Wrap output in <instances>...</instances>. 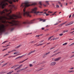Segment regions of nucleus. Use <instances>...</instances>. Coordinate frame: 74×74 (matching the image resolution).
I'll list each match as a JSON object with an SVG mask.
<instances>
[{"label":"nucleus","instance_id":"nucleus-1","mask_svg":"<svg viewBox=\"0 0 74 74\" xmlns=\"http://www.w3.org/2000/svg\"><path fill=\"white\" fill-rule=\"evenodd\" d=\"M29 6H30V5L29 4V2H26L24 3H23L21 6V7H22V8L25 7L23 10V15L24 16H27L31 17V16L30 15V12L31 13H34V14H35L36 15H37L38 13H42L43 12H37L36 11L37 10V8H35L34 9H32L31 12L29 11L25 12L26 8V7H29Z\"/></svg>","mask_w":74,"mask_h":74},{"label":"nucleus","instance_id":"nucleus-2","mask_svg":"<svg viewBox=\"0 0 74 74\" xmlns=\"http://www.w3.org/2000/svg\"><path fill=\"white\" fill-rule=\"evenodd\" d=\"M7 22H8V23L11 24L10 25H7V26H8V27L9 30H10L11 31H12V30L14 29V26H20L19 22L18 21L12 20L11 22L9 21L7 22L5 20V21H2V23H7Z\"/></svg>","mask_w":74,"mask_h":74},{"label":"nucleus","instance_id":"nucleus-3","mask_svg":"<svg viewBox=\"0 0 74 74\" xmlns=\"http://www.w3.org/2000/svg\"><path fill=\"white\" fill-rule=\"evenodd\" d=\"M10 13H7L6 16L9 17V18H8L5 16H2L0 17V21L3 20H11V19H15L17 18H21V14L20 13H18V14H17L16 15L15 14H13L12 16L10 15Z\"/></svg>","mask_w":74,"mask_h":74},{"label":"nucleus","instance_id":"nucleus-4","mask_svg":"<svg viewBox=\"0 0 74 74\" xmlns=\"http://www.w3.org/2000/svg\"><path fill=\"white\" fill-rule=\"evenodd\" d=\"M9 7H12V8H11L10 9L8 10L7 9H5L4 10H3V11L2 12H0V14H1V15H3V13L4 14H5V12H10L9 13H10L11 14V12H12V7H14V5H12V6L11 5H10Z\"/></svg>","mask_w":74,"mask_h":74},{"label":"nucleus","instance_id":"nucleus-5","mask_svg":"<svg viewBox=\"0 0 74 74\" xmlns=\"http://www.w3.org/2000/svg\"><path fill=\"white\" fill-rule=\"evenodd\" d=\"M5 1H5H5H4L1 2V3L0 4V5H1V7L2 8V9H3V8H4V7H5V6H6V5H8V3H5Z\"/></svg>","mask_w":74,"mask_h":74},{"label":"nucleus","instance_id":"nucleus-6","mask_svg":"<svg viewBox=\"0 0 74 74\" xmlns=\"http://www.w3.org/2000/svg\"><path fill=\"white\" fill-rule=\"evenodd\" d=\"M35 21V19H34L30 21H29L27 20L25 22H24L23 23V24H24V25H26V24H28V25H30V24H32V23H33L34 21Z\"/></svg>","mask_w":74,"mask_h":74},{"label":"nucleus","instance_id":"nucleus-7","mask_svg":"<svg viewBox=\"0 0 74 74\" xmlns=\"http://www.w3.org/2000/svg\"><path fill=\"white\" fill-rule=\"evenodd\" d=\"M5 29V25L4 24H2V26L0 27V33L4 32Z\"/></svg>","mask_w":74,"mask_h":74},{"label":"nucleus","instance_id":"nucleus-8","mask_svg":"<svg viewBox=\"0 0 74 74\" xmlns=\"http://www.w3.org/2000/svg\"><path fill=\"white\" fill-rule=\"evenodd\" d=\"M56 64V62H53L50 64V65L51 66H55Z\"/></svg>","mask_w":74,"mask_h":74},{"label":"nucleus","instance_id":"nucleus-9","mask_svg":"<svg viewBox=\"0 0 74 74\" xmlns=\"http://www.w3.org/2000/svg\"><path fill=\"white\" fill-rule=\"evenodd\" d=\"M62 58L61 57H58V58L55 59L54 60L55 62H56V61H59L60 59Z\"/></svg>","mask_w":74,"mask_h":74},{"label":"nucleus","instance_id":"nucleus-10","mask_svg":"<svg viewBox=\"0 0 74 74\" xmlns=\"http://www.w3.org/2000/svg\"><path fill=\"white\" fill-rule=\"evenodd\" d=\"M5 1H7V2H8L10 4H12V1H9V0H5Z\"/></svg>","mask_w":74,"mask_h":74},{"label":"nucleus","instance_id":"nucleus-11","mask_svg":"<svg viewBox=\"0 0 74 74\" xmlns=\"http://www.w3.org/2000/svg\"><path fill=\"white\" fill-rule=\"evenodd\" d=\"M60 52H59L58 53H57L56 54H53V55L52 56H51V58L52 57H53V56H56V55H58V54H59V53H60Z\"/></svg>","mask_w":74,"mask_h":74},{"label":"nucleus","instance_id":"nucleus-12","mask_svg":"<svg viewBox=\"0 0 74 74\" xmlns=\"http://www.w3.org/2000/svg\"><path fill=\"white\" fill-rule=\"evenodd\" d=\"M35 51H36V50H34V51H30L29 53H28L27 54V55H30L31 53L34 52H35Z\"/></svg>","mask_w":74,"mask_h":74},{"label":"nucleus","instance_id":"nucleus-13","mask_svg":"<svg viewBox=\"0 0 74 74\" xmlns=\"http://www.w3.org/2000/svg\"><path fill=\"white\" fill-rule=\"evenodd\" d=\"M20 52L19 51L16 52L14 53L13 55H17V54H18V53H19Z\"/></svg>","mask_w":74,"mask_h":74},{"label":"nucleus","instance_id":"nucleus-14","mask_svg":"<svg viewBox=\"0 0 74 74\" xmlns=\"http://www.w3.org/2000/svg\"><path fill=\"white\" fill-rule=\"evenodd\" d=\"M24 56V55L22 56H20L19 57H18L16 58V59H15V60H16V59H19V58H22L23 56Z\"/></svg>","mask_w":74,"mask_h":74},{"label":"nucleus","instance_id":"nucleus-15","mask_svg":"<svg viewBox=\"0 0 74 74\" xmlns=\"http://www.w3.org/2000/svg\"><path fill=\"white\" fill-rule=\"evenodd\" d=\"M44 43H43L42 44H40L39 45H36V47H38L39 46H41V45H44Z\"/></svg>","mask_w":74,"mask_h":74},{"label":"nucleus","instance_id":"nucleus-16","mask_svg":"<svg viewBox=\"0 0 74 74\" xmlns=\"http://www.w3.org/2000/svg\"><path fill=\"white\" fill-rule=\"evenodd\" d=\"M22 54L21 53H19L18 54L16 55L15 56H12V58H15V57H16V56H18V55H21Z\"/></svg>","mask_w":74,"mask_h":74},{"label":"nucleus","instance_id":"nucleus-17","mask_svg":"<svg viewBox=\"0 0 74 74\" xmlns=\"http://www.w3.org/2000/svg\"><path fill=\"white\" fill-rule=\"evenodd\" d=\"M27 59H28V58H27L22 61H21V62H19V63H23V62H25V61H26V60H27Z\"/></svg>","mask_w":74,"mask_h":74},{"label":"nucleus","instance_id":"nucleus-18","mask_svg":"<svg viewBox=\"0 0 74 74\" xmlns=\"http://www.w3.org/2000/svg\"><path fill=\"white\" fill-rule=\"evenodd\" d=\"M27 68H28V67H27L25 68H23V69H21V70H22H22H26V69H27Z\"/></svg>","mask_w":74,"mask_h":74},{"label":"nucleus","instance_id":"nucleus-19","mask_svg":"<svg viewBox=\"0 0 74 74\" xmlns=\"http://www.w3.org/2000/svg\"><path fill=\"white\" fill-rule=\"evenodd\" d=\"M74 23V22L73 21H72L71 22H70V23H69V25H72V24H73V23Z\"/></svg>","mask_w":74,"mask_h":74},{"label":"nucleus","instance_id":"nucleus-20","mask_svg":"<svg viewBox=\"0 0 74 74\" xmlns=\"http://www.w3.org/2000/svg\"><path fill=\"white\" fill-rule=\"evenodd\" d=\"M66 23V22H65V23H62L60 25V26H62L63 25H64V24H65Z\"/></svg>","mask_w":74,"mask_h":74},{"label":"nucleus","instance_id":"nucleus-21","mask_svg":"<svg viewBox=\"0 0 74 74\" xmlns=\"http://www.w3.org/2000/svg\"><path fill=\"white\" fill-rule=\"evenodd\" d=\"M40 21H42L43 22H45V20H43V19H40Z\"/></svg>","mask_w":74,"mask_h":74},{"label":"nucleus","instance_id":"nucleus-22","mask_svg":"<svg viewBox=\"0 0 74 74\" xmlns=\"http://www.w3.org/2000/svg\"><path fill=\"white\" fill-rule=\"evenodd\" d=\"M21 46V45H20L17 46V47H15V48H16V49L18 48H19V47H20Z\"/></svg>","mask_w":74,"mask_h":74},{"label":"nucleus","instance_id":"nucleus-23","mask_svg":"<svg viewBox=\"0 0 74 74\" xmlns=\"http://www.w3.org/2000/svg\"><path fill=\"white\" fill-rule=\"evenodd\" d=\"M7 64V63H5V64H3L2 66V67H4V66H6Z\"/></svg>","mask_w":74,"mask_h":74},{"label":"nucleus","instance_id":"nucleus-24","mask_svg":"<svg viewBox=\"0 0 74 74\" xmlns=\"http://www.w3.org/2000/svg\"><path fill=\"white\" fill-rule=\"evenodd\" d=\"M53 37V36H52L49 37L48 39V40H49L51 39V38H52V37Z\"/></svg>","mask_w":74,"mask_h":74},{"label":"nucleus","instance_id":"nucleus-25","mask_svg":"<svg viewBox=\"0 0 74 74\" xmlns=\"http://www.w3.org/2000/svg\"><path fill=\"white\" fill-rule=\"evenodd\" d=\"M49 1H46V3L48 5H49Z\"/></svg>","mask_w":74,"mask_h":74},{"label":"nucleus","instance_id":"nucleus-26","mask_svg":"<svg viewBox=\"0 0 74 74\" xmlns=\"http://www.w3.org/2000/svg\"><path fill=\"white\" fill-rule=\"evenodd\" d=\"M22 66H23V65L22 64H21L18 67H19V69H20L21 67H22Z\"/></svg>","mask_w":74,"mask_h":74},{"label":"nucleus","instance_id":"nucleus-27","mask_svg":"<svg viewBox=\"0 0 74 74\" xmlns=\"http://www.w3.org/2000/svg\"><path fill=\"white\" fill-rule=\"evenodd\" d=\"M19 67H18L15 69L14 70H19Z\"/></svg>","mask_w":74,"mask_h":74},{"label":"nucleus","instance_id":"nucleus-28","mask_svg":"<svg viewBox=\"0 0 74 74\" xmlns=\"http://www.w3.org/2000/svg\"><path fill=\"white\" fill-rule=\"evenodd\" d=\"M55 48V47H52L50 49V50H51V49H53Z\"/></svg>","mask_w":74,"mask_h":74},{"label":"nucleus","instance_id":"nucleus-29","mask_svg":"<svg viewBox=\"0 0 74 74\" xmlns=\"http://www.w3.org/2000/svg\"><path fill=\"white\" fill-rule=\"evenodd\" d=\"M36 4H37V3H34L32 4V5H36Z\"/></svg>","mask_w":74,"mask_h":74},{"label":"nucleus","instance_id":"nucleus-30","mask_svg":"<svg viewBox=\"0 0 74 74\" xmlns=\"http://www.w3.org/2000/svg\"><path fill=\"white\" fill-rule=\"evenodd\" d=\"M18 66L19 64L16 65H14V67H15V68H16V67H18Z\"/></svg>","mask_w":74,"mask_h":74},{"label":"nucleus","instance_id":"nucleus-31","mask_svg":"<svg viewBox=\"0 0 74 74\" xmlns=\"http://www.w3.org/2000/svg\"><path fill=\"white\" fill-rule=\"evenodd\" d=\"M65 32H68V30H64L63 31V33H65Z\"/></svg>","mask_w":74,"mask_h":74},{"label":"nucleus","instance_id":"nucleus-32","mask_svg":"<svg viewBox=\"0 0 74 74\" xmlns=\"http://www.w3.org/2000/svg\"><path fill=\"white\" fill-rule=\"evenodd\" d=\"M67 43L66 42L64 43L63 44V45H67Z\"/></svg>","mask_w":74,"mask_h":74},{"label":"nucleus","instance_id":"nucleus-33","mask_svg":"<svg viewBox=\"0 0 74 74\" xmlns=\"http://www.w3.org/2000/svg\"><path fill=\"white\" fill-rule=\"evenodd\" d=\"M12 52H14V51H16V50L15 49H13L12 51H11Z\"/></svg>","mask_w":74,"mask_h":74},{"label":"nucleus","instance_id":"nucleus-34","mask_svg":"<svg viewBox=\"0 0 74 74\" xmlns=\"http://www.w3.org/2000/svg\"><path fill=\"white\" fill-rule=\"evenodd\" d=\"M18 0H16V1H15V0H13V1L14 2H16V1H17V2H18Z\"/></svg>","mask_w":74,"mask_h":74},{"label":"nucleus","instance_id":"nucleus-35","mask_svg":"<svg viewBox=\"0 0 74 74\" xmlns=\"http://www.w3.org/2000/svg\"><path fill=\"white\" fill-rule=\"evenodd\" d=\"M39 4H40V5H42V4H41V2H39Z\"/></svg>","mask_w":74,"mask_h":74},{"label":"nucleus","instance_id":"nucleus-36","mask_svg":"<svg viewBox=\"0 0 74 74\" xmlns=\"http://www.w3.org/2000/svg\"><path fill=\"white\" fill-rule=\"evenodd\" d=\"M73 71L74 72V71L72 70L71 71H69L68 72L69 73H71V72H73Z\"/></svg>","mask_w":74,"mask_h":74},{"label":"nucleus","instance_id":"nucleus-37","mask_svg":"<svg viewBox=\"0 0 74 74\" xmlns=\"http://www.w3.org/2000/svg\"><path fill=\"white\" fill-rule=\"evenodd\" d=\"M49 53H50V52H48V53H46L45 54V55L47 56V55L49 54Z\"/></svg>","mask_w":74,"mask_h":74},{"label":"nucleus","instance_id":"nucleus-38","mask_svg":"<svg viewBox=\"0 0 74 74\" xmlns=\"http://www.w3.org/2000/svg\"><path fill=\"white\" fill-rule=\"evenodd\" d=\"M56 8H59V6L58 5H56Z\"/></svg>","mask_w":74,"mask_h":74},{"label":"nucleus","instance_id":"nucleus-39","mask_svg":"<svg viewBox=\"0 0 74 74\" xmlns=\"http://www.w3.org/2000/svg\"><path fill=\"white\" fill-rule=\"evenodd\" d=\"M33 42H34V41H32L30 42V43L31 44H32V43H33Z\"/></svg>","mask_w":74,"mask_h":74},{"label":"nucleus","instance_id":"nucleus-40","mask_svg":"<svg viewBox=\"0 0 74 74\" xmlns=\"http://www.w3.org/2000/svg\"><path fill=\"white\" fill-rule=\"evenodd\" d=\"M63 34H59V36H63Z\"/></svg>","mask_w":74,"mask_h":74},{"label":"nucleus","instance_id":"nucleus-41","mask_svg":"<svg viewBox=\"0 0 74 74\" xmlns=\"http://www.w3.org/2000/svg\"><path fill=\"white\" fill-rule=\"evenodd\" d=\"M15 66H12V67H11V69H15Z\"/></svg>","mask_w":74,"mask_h":74},{"label":"nucleus","instance_id":"nucleus-42","mask_svg":"<svg viewBox=\"0 0 74 74\" xmlns=\"http://www.w3.org/2000/svg\"><path fill=\"white\" fill-rule=\"evenodd\" d=\"M1 73L2 74H5V73H6V72H2Z\"/></svg>","mask_w":74,"mask_h":74},{"label":"nucleus","instance_id":"nucleus-43","mask_svg":"<svg viewBox=\"0 0 74 74\" xmlns=\"http://www.w3.org/2000/svg\"><path fill=\"white\" fill-rule=\"evenodd\" d=\"M40 37V35H36V37Z\"/></svg>","mask_w":74,"mask_h":74},{"label":"nucleus","instance_id":"nucleus-44","mask_svg":"<svg viewBox=\"0 0 74 74\" xmlns=\"http://www.w3.org/2000/svg\"><path fill=\"white\" fill-rule=\"evenodd\" d=\"M74 69V67H72L69 69L70 70H73Z\"/></svg>","mask_w":74,"mask_h":74},{"label":"nucleus","instance_id":"nucleus-45","mask_svg":"<svg viewBox=\"0 0 74 74\" xmlns=\"http://www.w3.org/2000/svg\"><path fill=\"white\" fill-rule=\"evenodd\" d=\"M42 69H39V70H38V71H40V70H42Z\"/></svg>","mask_w":74,"mask_h":74},{"label":"nucleus","instance_id":"nucleus-46","mask_svg":"<svg viewBox=\"0 0 74 74\" xmlns=\"http://www.w3.org/2000/svg\"><path fill=\"white\" fill-rule=\"evenodd\" d=\"M74 55H73V56H71L70 57V58H73V57H74Z\"/></svg>","mask_w":74,"mask_h":74},{"label":"nucleus","instance_id":"nucleus-47","mask_svg":"<svg viewBox=\"0 0 74 74\" xmlns=\"http://www.w3.org/2000/svg\"><path fill=\"white\" fill-rule=\"evenodd\" d=\"M29 66L30 67H32V66H33V65H32V64H30Z\"/></svg>","mask_w":74,"mask_h":74},{"label":"nucleus","instance_id":"nucleus-48","mask_svg":"<svg viewBox=\"0 0 74 74\" xmlns=\"http://www.w3.org/2000/svg\"><path fill=\"white\" fill-rule=\"evenodd\" d=\"M9 55V54H7L6 55H5V56H4V57L5 56H6L7 55Z\"/></svg>","mask_w":74,"mask_h":74},{"label":"nucleus","instance_id":"nucleus-49","mask_svg":"<svg viewBox=\"0 0 74 74\" xmlns=\"http://www.w3.org/2000/svg\"><path fill=\"white\" fill-rule=\"evenodd\" d=\"M46 56L45 54L43 56V58H45V57H46Z\"/></svg>","mask_w":74,"mask_h":74},{"label":"nucleus","instance_id":"nucleus-50","mask_svg":"<svg viewBox=\"0 0 74 74\" xmlns=\"http://www.w3.org/2000/svg\"><path fill=\"white\" fill-rule=\"evenodd\" d=\"M11 52H12V51H8V53H11Z\"/></svg>","mask_w":74,"mask_h":74},{"label":"nucleus","instance_id":"nucleus-51","mask_svg":"<svg viewBox=\"0 0 74 74\" xmlns=\"http://www.w3.org/2000/svg\"><path fill=\"white\" fill-rule=\"evenodd\" d=\"M65 26H69V24L68 23L67 24H66Z\"/></svg>","mask_w":74,"mask_h":74},{"label":"nucleus","instance_id":"nucleus-52","mask_svg":"<svg viewBox=\"0 0 74 74\" xmlns=\"http://www.w3.org/2000/svg\"><path fill=\"white\" fill-rule=\"evenodd\" d=\"M7 41H5V42H3V43H2V44H4V43H5V42H7Z\"/></svg>","mask_w":74,"mask_h":74},{"label":"nucleus","instance_id":"nucleus-53","mask_svg":"<svg viewBox=\"0 0 74 74\" xmlns=\"http://www.w3.org/2000/svg\"><path fill=\"white\" fill-rule=\"evenodd\" d=\"M57 40V39H55L54 38H53V39H51V40Z\"/></svg>","mask_w":74,"mask_h":74},{"label":"nucleus","instance_id":"nucleus-54","mask_svg":"<svg viewBox=\"0 0 74 74\" xmlns=\"http://www.w3.org/2000/svg\"><path fill=\"white\" fill-rule=\"evenodd\" d=\"M4 62H5L4 61H3L1 62L0 63H4Z\"/></svg>","mask_w":74,"mask_h":74},{"label":"nucleus","instance_id":"nucleus-55","mask_svg":"<svg viewBox=\"0 0 74 74\" xmlns=\"http://www.w3.org/2000/svg\"><path fill=\"white\" fill-rule=\"evenodd\" d=\"M58 51V50H56L55 51H54L53 52L54 53H55L56 52H57Z\"/></svg>","mask_w":74,"mask_h":74},{"label":"nucleus","instance_id":"nucleus-56","mask_svg":"<svg viewBox=\"0 0 74 74\" xmlns=\"http://www.w3.org/2000/svg\"><path fill=\"white\" fill-rule=\"evenodd\" d=\"M5 50H7V49L6 48H5L2 51H5Z\"/></svg>","mask_w":74,"mask_h":74},{"label":"nucleus","instance_id":"nucleus-57","mask_svg":"<svg viewBox=\"0 0 74 74\" xmlns=\"http://www.w3.org/2000/svg\"><path fill=\"white\" fill-rule=\"evenodd\" d=\"M46 16H48V15H49V14H46Z\"/></svg>","mask_w":74,"mask_h":74},{"label":"nucleus","instance_id":"nucleus-58","mask_svg":"<svg viewBox=\"0 0 74 74\" xmlns=\"http://www.w3.org/2000/svg\"><path fill=\"white\" fill-rule=\"evenodd\" d=\"M71 15H70L69 16V18H71Z\"/></svg>","mask_w":74,"mask_h":74},{"label":"nucleus","instance_id":"nucleus-59","mask_svg":"<svg viewBox=\"0 0 74 74\" xmlns=\"http://www.w3.org/2000/svg\"><path fill=\"white\" fill-rule=\"evenodd\" d=\"M43 5L44 6V7H46L47 6V5H45V4H43Z\"/></svg>","mask_w":74,"mask_h":74},{"label":"nucleus","instance_id":"nucleus-60","mask_svg":"<svg viewBox=\"0 0 74 74\" xmlns=\"http://www.w3.org/2000/svg\"><path fill=\"white\" fill-rule=\"evenodd\" d=\"M42 35H43V34H41L39 36H42Z\"/></svg>","mask_w":74,"mask_h":74},{"label":"nucleus","instance_id":"nucleus-61","mask_svg":"<svg viewBox=\"0 0 74 74\" xmlns=\"http://www.w3.org/2000/svg\"><path fill=\"white\" fill-rule=\"evenodd\" d=\"M9 58H12V56H11L9 57Z\"/></svg>","mask_w":74,"mask_h":74},{"label":"nucleus","instance_id":"nucleus-62","mask_svg":"<svg viewBox=\"0 0 74 74\" xmlns=\"http://www.w3.org/2000/svg\"><path fill=\"white\" fill-rule=\"evenodd\" d=\"M20 71H20V70H18V71H17V72H20Z\"/></svg>","mask_w":74,"mask_h":74},{"label":"nucleus","instance_id":"nucleus-63","mask_svg":"<svg viewBox=\"0 0 74 74\" xmlns=\"http://www.w3.org/2000/svg\"><path fill=\"white\" fill-rule=\"evenodd\" d=\"M42 30H44V28H42Z\"/></svg>","mask_w":74,"mask_h":74},{"label":"nucleus","instance_id":"nucleus-64","mask_svg":"<svg viewBox=\"0 0 74 74\" xmlns=\"http://www.w3.org/2000/svg\"><path fill=\"white\" fill-rule=\"evenodd\" d=\"M72 16L73 17H74V14H73V15H72Z\"/></svg>","mask_w":74,"mask_h":74}]
</instances>
